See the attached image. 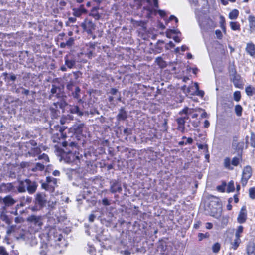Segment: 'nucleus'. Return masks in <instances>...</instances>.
<instances>
[{"mask_svg": "<svg viewBox=\"0 0 255 255\" xmlns=\"http://www.w3.org/2000/svg\"><path fill=\"white\" fill-rule=\"evenodd\" d=\"M252 170L251 167L247 166L243 171L242 177L241 179V183L243 186H245L248 182L249 179L251 177Z\"/></svg>", "mask_w": 255, "mask_h": 255, "instance_id": "423d86ee", "label": "nucleus"}, {"mask_svg": "<svg viewBox=\"0 0 255 255\" xmlns=\"http://www.w3.org/2000/svg\"><path fill=\"white\" fill-rule=\"evenodd\" d=\"M53 105L55 107H51L50 110L52 113H56V108H57L58 107H59L60 108H62V103H59V102H55L53 103Z\"/></svg>", "mask_w": 255, "mask_h": 255, "instance_id": "72a5a7b5", "label": "nucleus"}, {"mask_svg": "<svg viewBox=\"0 0 255 255\" xmlns=\"http://www.w3.org/2000/svg\"><path fill=\"white\" fill-rule=\"evenodd\" d=\"M240 161V158L239 157H235L232 159L231 163L233 165L236 166L239 164Z\"/></svg>", "mask_w": 255, "mask_h": 255, "instance_id": "37998d69", "label": "nucleus"}, {"mask_svg": "<svg viewBox=\"0 0 255 255\" xmlns=\"http://www.w3.org/2000/svg\"><path fill=\"white\" fill-rule=\"evenodd\" d=\"M220 250V244L218 243H215L212 246V251L214 253H217L219 252Z\"/></svg>", "mask_w": 255, "mask_h": 255, "instance_id": "e433bc0d", "label": "nucleus"}, {"mask_svg": "<svg viewBox=\"0 0 255 255\" xmlns=\"http://www.w3.org/2000/svg\"><path fill=\"white\" fill-rule=\"evenodd\" d=\"M71 130L77 135H83V131L87 130V128L83 123H76L71 128Z\"/></svg>", "mask_w": 255, "mask_h": 255, "instance_id": "39448f33", "label": "nucleus"}, {"mask_svg": "<svg viewBox=\"0 0 255 255\" xmlns=\"http://www.w3.org/2000/svg\"><path fill=\"white\" fill-rule=\"evenodd\" d=\"M110 191L113 193L121 192L122 190L121 185L117 181L114 180L110 182Z\"/></svg>", "mask_w": 255, "mask_h": 255, "instance_id": "9d476101", "label": "nucleus"}, {"mask_svg": "<svg viewBox=\"0 0 255 255\" xmlns=\"http://www.w3.org/2000/svg\"><path fill=\"white\" fill-rule=\"evenodd\" d=\"M225 19L223 16L221 15L220 16V24L221 27L224 30H225Z\"/></svg>", "mask_w": 255, "mask_h": 255, "instance_id": "a19ab883", "label": "nucleus"}, {"mask_svg": "<svg viewBox=\"0 0 255 255\" xmlns=\"http://www.w3.org/2000/svg\"><path fill=\"white\" fill-rule=\"evenodd\" d=\"M1 191L2 192L7 193L12 191L14 189V186L11 183H7L6 184H2L1 185Z\"/></svg>", "mask_w": 255, "mask_h": 255, "instance_id": "dca6fc26", "label": "nucleus"}, {"mask_svg": "<svg viewBox=\"0 0 255 255\" xmlns=\"http://www.w3.org/2000/svg\"><path fill=\"white\" fill-rule=\"evenodd\" d=\"M99 9V6H95L93 7L90 12V15L93 17L95 19L98 20L101 17L100 14L98 10Z\"/></svg>", "mask_w": 255, "mask_h": 255, "instance_id": "aec40b11", "label": "nucleus"}, {"mask_svg": "<svg viewBox=\"0 0 255 255\" xmlns=\"http://www.w3.org/2000/svg\"><path fill=\"white\" fill-rule=\"evenodd\" d=\"M5 205L3 198L0 197V210L4 211L5 210Z\"/></svg>", "mask_w": 255, "mask_h": 255, "instance_id": "ea45409f", "label": "nucleus"}, {"mask_svg": "<svg viewBox=\"0 0 255 255\" xmlns=\"http://www.w3.org/2000/svg\"><path fill=\"white\" fill-rule=\"evenodd\" d=\"M69 111L72 114H76L80 116L83 115V113L79 110L77 106H71L69 108Z\"/></svg>", "mask_w": 255, "mask_h": 255, "instance_id": "412c9836", "label": "nucleus"}, {"mask_svg": "<svg viewBox=\"0 0 255 255\" xmlns=\"http://www.w3.org/2000/svg\"><path fill=\"white\" fill-rule=\"evenodd\" d=\"M181 89L186 95H191V93H193V86L187 87L186 85H184L181 87Z\"/></svg>", "mask_w": 255, "mask_h": 255, "instance_id": "cd10ccee", "label": "nucleus"}, {"mask_svg": "<svg viewBox=\"0 0 255 255\" xmlns=\"http://www.w3.org/2000/svg\"><path fill=\"white\" fill-rule=\"evenodd\" d=\"M15 226H14V225H12V226H8L7 227V231H6V233H7V234L8 235H10L11 233H12L14 231V230H15Z\"/></svg>", "mask_w": 255, "mask_h": 255, "instance_id": "09e8293b", "label": "nucleus"}, {"mask_svg": "<svg viewBox=\"0 0 255 255\" xmlns=\"http://www.w3.org/2000/svg\"><path fill=\"white\" fill-rule=\"evenodd\" d=\"M60 88L52 85V88L51 89V95H50V98L53 99L54 97H56L58 98L62 97V94L59 93Z\"/></svg>", "mask_w": 255, "mask_h": 255, "instance_id": "f8f14e48", "label": "nucleus"}, {"mask_svg": "<svg viewBox=\"0 0 255 255\" xmlns=\"http://www.w3.org/2000/svg\"><path fill=\"white\" fill-rule=\"evenodd\" d=\"M74 42V39L73 38H70L69 39L65 42V44L68 46L71 47Z\"/></svg>", "mask_w": 255, "mask_h": 255, "instance_id": "603ef678", "label": "nucleus"}, {"mask_svg": "<svg viewBox=\"0 0 255 255\" xmlns=\"http://www.w3.org/2000/svg\"><path fill=\"white\" fill-rule=\"evenodd\" d=\"M36 203L38 204L41 206H43L45 205L46 199L45 195L43 193H38L36 196Z\"/></svg>", "mask_w": 255, "mask_h": 255, "instance_id": "ddd939ff", "label": "nucleus"}, {"mask_svg": "<svg viewBox=\"0 0 255 255\" xmlns=\"http://www.w3.org/2000/svg\"><path fill=\"white\" fill-rule=\"evenodd\" d=\"M176 121H177V122L178 125H185V121L184 120V119H182L180 117V118H177Z\"/></svg>", "mask_w": 255, "mask_h": 255, "instance_id": "4d7b16f0", "label": "nucleus"}, {"mask_svg": "<svg viewBox=\"0 0 255 255\" xmlns=\"http://www.w3.org/2000/svg\"><path fill=\"white\" fill-rule=\"evenodd\" d=\"M194 86H193V93H194L195 92L197 91V90H198L199 89L198 83L195 82L194 83Z\"/></svg>", "mask_w": 255, "mask_h": 255, "instance_id": "680f3d73", "label": "nucleus"}, {"mask_svg": "<svg viewBox=\"0 0 255 255\" xmlns=\"http://www.w3.org/2000/svg\"><path fill=\"white\" fill-rule=\"evenodd\" d=\"M232 200V198H229L228 200V204L227 205V208L228 210H231L232 209V205H231Z\"/></svg>", "mask_w": 255, "mask_h": 255, "instance_id": "e2e57ef3", "label": "nucleus"}, {"mask_svg": "<svg viewBox=\"0 0 255 255\" xmlns=\"http://www.w3.org/2000/svg\"><path fill=\"white\" fill-rule=\"evenodd\" d=\"M239 13V11L236 9H234L229 13V18L232 20L236 19L238 17Z\"/></svg>", "mask_w": 255, "mask_h": 255, "instance_id": "a878e982", "label": "nucleus"}, {"mask_svg": "<svg viewBox=\"0 0 255 255\" xmlns=\"http://www.w3.org/2000/svg\"><path fill=\"white\" fill-rule=\"evenodd\" d=\"M156 62L161 68H164L166 66L165 62L161 57H157L156 59Z\"/></svg>", "mask_w": 255, "mask_h": 255, "instance_id": "473e14b6", "label": "nucleus"}, {"mask_svg": "<svg viewBox=\"0 0 255 255\" xmlns=\"http://www.w3.org/2000/svg\"><path fill=\"white\" fill-rule=\"evenodd\" d=\"M57 186V180L56 178L48 176L46 177V182L42 183V187L46 190L53 192Z\"/></svg>", "mask_w": 255, "mask_h": 255, "instance_id": "20e7f679", "label": "nucleus"}, {"mask_svg": "<svg viewBox=\"0 0 255 255\" xmlns=\"http://www.w3.org/2000/svg\"><path fill=\"white\" fill-rule=\"evenodd\" d=\"M148 1L149 2L152 1L154 6L157 8L158 7V0H148Z\"/></svg>", "mask_w": 255, "mask_h": 255, "instance_id": "0e129e2a", "label": "nucleus"}, {"mask_svg": "<svg viewBox=\"0 0 255 255\" xmlns=\"http://www.w3.org/2000/svg\"><path fill=\"white\" fill-rule=\"evenodd\" d=\"M45 165L40 163H37L35 166L32 168V171L33 172L36 171H42L44 169Z\"/></svg>", "mask_w": 255, "mask_h": 255, "instance_id": "c756f323", "label": "nucleus"}, {"mask_svg": "<svg viewBox=\"0 0 255 255\" xmlns=\"http://www.w3.org/2000/svg\"><path fill=\"white\" fill-rule=\"evenodd\" d=\"M243 231V227L242 226H238L236 234H235V237L240 238L241 236V234Z\"/></svg>", "mask_w": 255, "mask_h": 255, "instance_id": "c9c22d12", "label": "nucleus"}, {"mask_svg": "<svg viewBox=\"0 0 255 255\" xmlns=\"http://www.w3.org/2000/svg\"><path fill=\"white\" fill-rule=\"evenodd\" d=\"M192 109L186 107L183 109L179 112V114L181 116L180 118L184 119L185 121L189 119V115L192 113Z\"/></svg>", "mask_w": 255, "mask_h": 255, "instance_id": "2eb2a0df", "label": "nucleus"}, {"mask_svg": "<svg viewBox=\"0 0 255 255\" xmlns=\"http://www.w3.org/2000/svg\"><path fill=\"white\" fill-rule=\"evenodd\" d=\"M234 99L236 101H239L241 99V93L240 91H236L234 93Z\"/></svg>", "mask_w": 255, "mask_h": 255, "instance_id": "c03bdc74", "label": "nucleus"}, {"mask_svg": "<svg viewBox=\"0 0 255 255\" xmlns=\"http://www.w3.org/2000/svg\"><path fill=\"white\" fill-rule=\"evenodd\" d=\"M247 252L248 255H255V245L253 243H249L247 245Z\"/></svg>", "mask_w": 255, "mask_h": 255, "instance_id": "6ab92c4d", "label": "nucleus"}, {"mask_svg": "<svg viewBox=\"0 0 255 255\" xmlns=\"http://www.w3.org/2000/svg\"><path fill=\"white\" fill-rule=\"evenodd\" d=\"M245 92L247 95L249 96H252L254 94L255 95V86L253 87L249 85L246 87Z\"/></svg>", "mask_w": 255, "mask_h": 255, "instance_id": "5701e85b", "label": "nucleus"}, {"mask_svg": "<svg viewBox=\"0 0 255 255\" xmlns=\"http://www.w3.org/2000/svg\"><path fill=\"white\" fill-rule=\"evenodd\" d=\"M20 88L21 89H22V94L26 95H27L29 94V91L28 90L25 89L22 87H21Z\"/></svg>", "mask_w": 255, "mask_h": 255, "instance_id": "69168bd1", "label": "nucleus"}, {"mask_svg": "<svg viewBox=\"0 0 255 255\" xmlns=\"http://www.w3.org/2000/svg\"><path fill=\"white\" fill-rule=\"evenodd\" d=\"M24 221L23 218L20 217H17L15 218V222L16 223H20Z\"/></svg>", "mask_w": 255, "mask_h": 255, "instance_id": "13d9d810", "label": "nucleus"}, {"mask_svg": "<svg viewBox=\"0 0 255 255\" xmlns=\"http://www.w3.org/2000/svg\"><path fill=\"white\" fill-rule=\"evenodd\" d=\"M80 92V89L78 87H76L75 91L72 93L73 97L75 98L78 99L80 97L79 93Z\"/></svg>", "mask_w": 255, "mask_h": 255, "instance_id": "58836bf2", "label": "nucleus"}, {"mask_svg": "<svg viewBox=\"0 0 255 255\" xmlns=\"http://www.w3.org/2000/svg\"><path fill=\"white\" fill-rule=\"evenodd\" d=\"M27 179L24 181H21L19 183L18 190L19 192H24L27 190Z\"/></svg>", "mask_w": 255, "mask_h": 255, "instance_id": "4be33fe9", "label": "nucleus"}, {"mask_svg": "<svg viewBox=\"0 0 255 255\" xmlns=\"http://www.w3.org/2000/svg\"><path fill=\"white\" fill-rule=\"evenodd\" d=\"M0 255H8L5 249L3 247H0Z\"/></svg>", "mask_w": 255, "mask_h": 255, "instance_id": "864d4df0", "label": "nucleus"}, {"mask_svg": "<svg viewBox=\"0 0 255 255\" xmlns=\"http://www.w3.org/2000/svg\"><path fill=\"white\" fill-rule=\"evenodd\" d=\"M235 110L236 114L238 116H240L242 115V108L240 105H236L235 108Z\"/></svg>", "mask_w": 255, "mask_h": 255, "instance_id": "4c0bfd02", "label": "nucleus"}, {"mask_svg": "<svg viewBox=\"0 0 255 255\" xmlns=\"http://www.w3.org/2000/svg\"><path fill=\"white\" fill-rule=\"evenodd\" d=\"M235 189L234 182L233 181H230L227 186V191L228 192H233Z\"/></svg>", "mask_w": 255, "mask_h": 255, "instance_id": "f704fd0d", "label": "nucleus"}, {"mask_svg": "<svg viewBox=\"0 0 255 255\" xmlns=\"http://www.w3.org/2000/svg\"><path fill=\"white\" fill-rule=\"evenodd\" d=\"M231 160L229 157H226L224 159V167L229 170H232L233 168L231 167Z\"/></svg>", "mask_w": 255, "mask_h": 255, "instance_id": "2f4dec72", "label": "nucleus"}, {"mask_svg": "<svg viewBox=\"0 0 255 255\" xmlns=\"http://www.w3.org/2000/svg\"><path fill=\"white\" fill-rule=\"evenodd\" d=\"M82 26L88 33H91L95 28V24L89 19H86L82 24Z\"/></svg>", "mask_w": 255, "mask_h": 255, "instance_id": "6e6552de", "label": "nucleus"}, {"mask_svg": "<svg viewBox=\"0 0 255 255\" xmlns=\"http://www.w3.org/2000/svg\"><path fill=\"white\" fill-rule=\"evenodd\" d=\"M127 117V114L126 112L123 109H120L119 114L117 115L118 120H124Z\"/></svg>", "mask_w": 255, "mask_h": 255, "instance_id": "b1692460", "label": "nucleus"}, {"mask_svg": "<svg viewBox=\"0 0 255 255\" xmlns=\"http://www.w3.org/2000/svg\"><path fill=\"white\" fill-rule=\"evenodd\" d=\"M65 65L69 69H72L75 67L76 63L75 58L70 55H67L64 57Z\"/></svg>", "mask_w": 255, "mask_h": 255, "instance_id": "0eeeda50", "label": "nucleus"}, {"mask_svg": "<svg viewBox=\"0 0 255 255\" xmlns=\"http://www.w3.org/2000/svg\"><path fill=\"white\" fill-rule=\"evenodd\" d=\"M248 21L249 23V27L251 29H255V17L251 15L248 17Z\"/></svg>", "mask_w": 255, "mask_h": 255, "instance_id": "393cba45", "label": "nucleus"}, {"mask_svg": "<svg viewBox=\"0 0 255 255\" xmlns=\"http://www.w3.org/2000/svg\"><path fill=\"white\" fill-rule=\"evenodd\" d=\"M73 11V14L76 17H80L82 14L86 12V10L84 8L83 5L78 8H74Z\"/></svg>", "mask_w": 255, "mask_h": 255, "instance_id": "f3484780", "label": "nucleus"}, {"mask_svg": "<svg viewBox=\"0 0 255 255\" xmlns=\"http://www.w3.org/2000/svg\"><path fill=\"white\" fill-rule=\"evenodd\" d=\"M178 130L181 131L182 132H184L185 130V125H178Z\"/></svg>", "mask_w": 255, "mask_h": 255, "instance_id": "bf43d9fd", "label": "nucleus"}, {"mask_svg": "<svg viewBox=\"0 0 255 255\" xmlns=\"http://www.w3.org/2000/svg\"><path fill=\"white\" fill-rule=\"evenodd\" d=\"M250 197L252 199H255V188H251L249 190Z\"/></svg>", "mask_w": 255, "mask_h": 255, "instance_id": "8fccbe9b", "label": "nucleus"}, {"mask_svg": "<svg viewBox=\"0 0 255 255\" xmlns=\"http://www.w3.org/2000/svg\"><path fill=\"white\" fill-rule=\"evenodd\" d=\"M192 95H196L201 97H203L204 95V92L202 90H198L194 93H191Z\"/></svg>", "mask_w": 255, "mask_h": 255, "instance_id": "a18cd8bd", "label": "nucleus"}, {"mask_svg": "<svg viewBox=\"0 0 255 255\" xmlns=\"http://www.w3.org/2000/svg\"><path fill=\"white\" fill-rule=\"evenodd\" d=\"M230 26L232 30L234 31L240 30V25L237 22L231 21L230 22Z\"/></svg>", "mask_w": 255, "mask_h": 255, "instance_id": "c85d7f7f", "label": "nucleus"}, {"mask_svg": "<svg viewBox=\"0 0 255 255\" xmlns=\"http://www.w3.org/2000/svg\"><path fill=\"white\" fill-rule=\"evenodd\" d=\"M245 51L251 57L255 59V45L253 42H250L246 44Z\"/></svg>", "mask_w": 255, "mask_h": 255, "instance_id": "1a4fd4ad", "label": "nucleus"}, {"mask_svg": "<svg viewBox=\"0 0 255 255\" xmlns=\"http://www.w3.org/2000/svg\"><path fill=\"white\" fill-rule=\"evenodd\" d=\"M197 146L199 149H203L205 152H208V147L207 145L199 144H197Z\"/></svg>", "mask_w": 255, "mask_h": 255, "instance_id": "3c124183", "label": "nucleus"}, {"mask_svg": "<svg viewBox=\"0 0 255 255\" xmlns=\"http://www.w3.org/2000/svg\"><path fill=\"white\" fill-rule=\"evenodd\" d=\"M250 144L252 147H255V135L253 133L251 134Z\"/></svg>", "mask_w": 255, "mask_h": 255, "instance_id": "49530a36", "label": "nucleus"}, {"mask_svg": "<svg viewBox=\"0 0 255 255\" xmlns=\"http://www.w3.org/2000/svg\"><path fill=\"white\" fill-rule=\"evenodd\" d=\"M158 13L159 14H160V15L161 16V17H164L166 15V13H165V11H164V10H159L158 11Z\"/></svg>", "mask_w": 255, "mask_h": 255, "instance_id": "338daca9", "label": "nucleus"}, {"mask_svg": "<svg viewBox=\"0 0 255 255\" xmlns=\"http://www.w3.org/2000/svg\"><path fill=\"white\" fill-rule=\"evenodd\" d=\"M63 147L65 148L64 152L66 153L65 157V160L68 163H73L78 165L80 162V156L79 154L72 153V151L74 148H77V144L74 142H68L67 141H63L62 142Z\"/></svg>", "mask_w": 255, "mask_h": 255, "instance_id": "f257e3e1", "label": "nucleus"}, {"mask_svg": "<svg viewBox=\"0 0 255 255\" xmlns=\"http://www.w3.org/2000/svg\"><path fill=\"white\" fill-rule=\"evenodd\" d=\"M38 159L39 160H43L45 162V163H47L49 161V157L46 154L44 153L39 156Z\"/></svg>", "mask_w": 255, "mask_h": 255, "instance_id": "79ce46f5", "label": "nucleus"}, {"mask_svg": "<svg viewBox=\"0 0 255 255\" xmlns=\"http://www.w3.org/2000/svg\"><path fill=\"white\" fill-rule=\"evenodd\" d=\"M86 55V56L89 58H92V57H93V53L91 51L88 52Z\"/></svg>", "mask_w": 255, "mask_h": 255, "instance_id": "774afa93", "label": "nucleus"}, {"mask_svg": "<svg viewBox=\"0 0 255 255\" xmlns=\"http://www.w3.org/2000/svg\"><path fill=\"white\" fill-rule=\"evenodd\" d=\"M0 218L3 221H4L6 224H10L11 222L8 218V216L2 211L0 214Z\"/></svg>", "mask_w": 255, "mask_h": 255, "instance_id": "7c9ffc66", "label": "nucleus"}, {"mask_svg": "<svg viewBox=\"0 0 255 255\" xmlns=\"http://www.w3.org/2000/svg\"><path fill=\"white\" fill-rule=\"evenodd\" d=\"M3 199L6 207L12 206L16 202L11 196H6Z\"/></svg>", "mask_w": 255, "mask_h": 255, "instance_id": "a211bd4d", "label": "nucleus"}, {"mask_svg": "<svg viewBox=\"0 0 255 255\" xmlns=\"http://www.w3.org/2000/svg\"><path fill=\"white\" fill-rule=\"evenodd\" d=\"M215 34L218 39H221L222 38L223 35L221 31L220 30H216L215 31Z\"/></svg>", "mask_w": 255, "mask_h": 255, "instance_id": "5fc2aeb1", "label": "nucleus"}, {"mask_svg": "<svg viewBox=\"0 0 255 255\" xmlns=\"http://www.w3.org/2000/svg\"><path fill=\"white\" fill-rule=\"evenodd\" d=\"M247 219V212L245 207H242L238 215L237 220L240 223H244Z\"/></svg>", "mask_w": 255, "mask_h": 255, "instance_id": "9b49d317", "label": "nucleus"}, {"mask_svg": "<svg viewBox=\"0 0 255 255\" xmlns=\"http://www.w3.org/2000/svg\"><path fill=\"white\" fill-rule=\"evenodd\" d=\"M205 210L206 214H208L217 219H219L221 215V206L218 202L211 201L205 206Z\"/></svg>", "mask_w": 255, "mask_h": 255, "instance_id": "f03ea898", "label": "nucleus"}, {"mask_svg": "<svg viewBox=\"0 0 255 255\" xmlns=\"http://www.w3.org/2000/svg\"><path fill=\"white\" fill-rule=\"evenodd\" d=\"M27 190L28 192L31 194L35 192L37 185L35 182L31 181L29 179H27Z\"/></svg>", "mask_w": 255, "mask_h": 255, "instance_id": "4468645a", "label": "nucleus"}, {"mask_svg": "<svg viewBox=\"0 0 255 255\" xmlns=\"http://www.w3.org/2000/svg\"><path fill=\"white\" fill-rule=\"evenodd\" d=\"M42 248L43 249L40 252V255H48V251L47 250V247L46 245H44L42 247Z\"/></svg>", "mask_w": 255, "mask_h": 255, "instance_id": "de8ad7c7", "label": "nucleus"}, {"mask_svg": "<svg viewBox=\"0 0 255 255\" xmlns=\"http://www.w3.org/2000/svg\"><path fill=\"white\" fill-rule=\"evenodd\" d=\"M27 220L31 226H33L35 231H38L41 229L43 224V218L41 216L32 215L29 216Z\"/></svg>", "mask_w": 255, "mask_h": 255, "instance_id": "7ed1b4c3", "label": "nucleus"}, {"mask_svg": "<svg viewBox=\"0 0 255 255\" xmlns=\"http://www.w3.org/2000/svg\"><path fill=\"white\" fill-rule=\"evenodd\" d=\"M241 243V240L240 238H238L235 237V239L234 241L231 243V248L233 250H236L238 246H239Z\"/></svg>", "mask_w": 255, "mask_h": 255, "instance_id": "bb28decb", "label": "nucleus"}, {"mask_svg": "<svg viewBox=\"0 0 255 255\" xmlns=\"http://www.w3.org/2000/svg\"><path fill=\"white\" fill-rule=\"evenodd\" d=\"M102 204L104 206H109L111 204L110 201L109 200H108V199L106 198H104L102 200Z\"/></svg>", "mask_w": 255, "mask_h": 255, "instance_id": "6e6d98bb", "label": "nucleus"}, {"mask_svg": "<svg viewBox=\"0 0 255 255\" xmlns=\"http://www.w3.org/2000/svg\"><path fill=\"white\" fill-rule=\"evenodd\" d=\"M96 216L94 214H91L89 216V221L92 222L94 221Z\"/></svg>", "mask_w": 255, "mask_h": 255, "instance_id": "052dcab7", "label": "nucleus"}]
</instances>
